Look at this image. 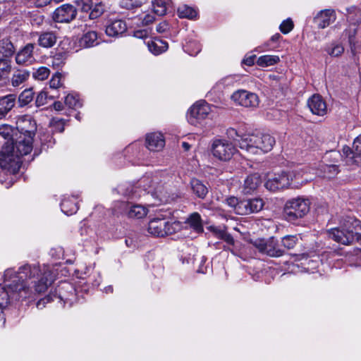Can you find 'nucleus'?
Listing matches in <instances>:
<instances>
[{
    "label": "nucleus",
    "mask_w": 361,
    "mask_h": 361,
    "mask_svg": "<svg viewBox=\"0 0 361 361\" xmlns=\"http://www.w3.org/2000/svg\"><path fill=\"white\" fill-rule=\"evenodd\" d=\"M201 44L195 39L190 40L183 45V50L190 56H196L201 51Z\"/></svg>",
    "instance_id": "47"
},
{
    "label": "nucleus",
    "mask_w": 361,
    "mask_h": 361,
    "mask_svg": "<svg viewBox=\"0 0 361 361\" xmlns=\"http://www.w3.org/2000/svg\"><path fill=\"white\" fill-rule=\"evenodd\" d=\"M236 149L231 142L225 138H215L211 143V152L216 159L226 161L235 153Z\"/></svg>",
    "instance_id": "11"
},
{
    "label": "nucleus",
    "mask_w": 361,
    "mask_h": 361,
    "mask_svg": "<svg viewBox=\"0 0 361 361\" xmlns=\"http://www.w3.org/2000/svg\"><path fill=\"white\" fill-rule=\"evenodd\" d=\"M237 81L236 75H227L218 80L207 93V97L216 101L223 96L224 91L226 87L233 86Z\"/></svg>",
    "instance_id": "15"
},
{
    "label": "nucleus",
    "mask_w": 361,
    "mask_h": 361,
    "mask_svg": "<svg viewBox=\"0 0 361 361\" xmlns=\"http://www.w3.org/2000/svg\"><path fill=\"white\" fill-rule=\"evenodd\" d=\"M315 19L318 27L324 29L336 20V12L334 9L322 10L317 15Z\"/></svg>",
    "instance_id": "27"
},
{
    "label": "nucleus",
    "mask_w": 361,
    "mask_h": 361,
    "mask_svg": "<svg viewBox=\"0 0 361 361\" xmlns=\"http://www.w3.org/2000/svg\"><path fill=\"white\" fill-rule=\"evenodd\" d=\"M224 250L230 251L233 255L238 257L241 259L246 261L252 257L250 249L247 247L243 246L240 243L235 242L230 243L224 247Z\"/></svg>",
    "instance_id": "24"
},
{
    "label": "nucleus",
    "mask_w": 361,
    "mask_h": 361,
    "mask_svg": "<svg viewBox=\"0 0 361 361\" xmlns=\"http://www.w3.org/2000/svg\"><path fill=\"white\" fill-rule=\"evenodd\" d=\"M351 149L353 150L355 154H361V134L354 140Z\"/></svg>",
    "instance_id": "62"
},
{
    "label": "nucleus",
    "mask_w": 361,
    "mask_h": 361,
    "mask_svg": "<svg viewBox=\"0 0 361 361\" xmlns=\"http://www.w3.org/2000/svg\"><path fill=\"white\" fill-rule=\"evenodd\" d=\"M16 102V95L14 94L0 97V109L7 115L14 107Z\"/></svg>",
    "instance_id": "38"
},
{
    "label": "nucleus",
    "mask_w": 361,
    "mask_h": 361,
    "mask_svg": "<svg viewBox=\"0 0 361 361\" xmlns=\"http://www.w3.org/2000/svg\"><path fill=\"white\" fill-rule=\"evenodd\" d=\"M127 30L126 22L122 20H114L106 26V34L112 37L121 36Z\"/></svg>",
    "instance_id": "25"
},
{
    "label": "nucleus",
    "mask_w": 361,
    "mask_h": 361,
    "mask_svg": "<svg viewBox=\"0 0 361 361\" xmlns=\"http://www.w3.org/2000/svg\"><path fill=\"white\" fill-rule=\"evenodd\" d=\"M297 235H286L281 239L282 245L287 249H293L297 244Z\"/></svg>",
    "instance_id": "52"
},
{
    "label": "nucleus",
    "mask_w": 361,
    "mask_h": 361,
    "mask_svg": "<svg viewBox=\"0 0 361 361\" xmlns=\"http://www.w3.org/2000/svg\"><path fill=\"white\" fill-rule=\"evenodd\" d=\"M319 166L320 168L316 169L314 173L318 176L329 179L334 178L338 173V168L336 164H322ZM307 170L309 171V173H310V169H304L305 172H306L305 175L307 176V177H310L307 175ZM312 170L314 171V169Z\"/></svg>",
    "instance_id": "26"
},
{
    "label": "nucleus",
    "mask_w": 361,
    "mask_h": 361,
    "mask_svg": "<svg viewBox=\"0 0 361 361\" xmlns=\"http://www.w3.org/2000/svg\"><path fill=\"white\" fill-rule=\"evenodd\" d=\"M28 4H33L36 7H43L52 1L55 3H59L62 1L63 0H25Z\"/></svg>",
    "instance_id": "59"
},
{
    "label": "nucleus",
    "mask_w": 361,
    "mask_h": 361,
    "mask_svg": "<svg viewBox=\"0 0 361 361\" xmlns=\"http://www.w3.org/2000/svg\"><path fill=\"white\" fill-rule=\"evenodd\" d=\"M61 74L56 73L51 77L49 81V87L51 89H58L62 85L61 83Z\"/></svg>",
    "instance_id": "57"
},
{
    "label": "nucleus",
    "mask_w": 361,
    "mask_h": 361,
    "mask_svg": "<svg viewBox=\"0 0 361 361\" xmlns=\"http://www.w3.org/2000/svg\"><path fill=\"white\" fill-rule=\"evenodd\" d=\"M197 11L186 5L180 6L178 8V15L181 18L193 19L197 16Z\"/></svg>",
    "instance_id": "48"
},
{
    "label": "nucleus",
    "mask_w": 361,
    "mask_h": 361,
    "mask_svg": "<svg viewBox=\"0 0 361 361\" xmlns=\"http://www.w3.org/2000/svg\"><path fill=\"white\" fill-rule=\"evenodd\" d=\"M307 105L311 112L317 116H324L327 112L325 101L319 94L312 95L307 101Z\"/></svg>",
    "instance_id": "21"
},
{
    "label": "nucleus",
    "mask_w": 361,
    "mask_h": 361,
    "mask_svg": "<svg viewBox=\"0 0 361 361\" xmlns=\"http://www.w3.org/2000/svg\"><path fill=\"white\" fill-rule=\"evenodd\" d=\"M50 126L54 132L61 133L64 130V121L60 118H52Z\"/></svg>",
    "instance_id": "56"
},
{
    "label": "nucleus",
    "mask_w": 361,
    "mask_h": 361,
    "mask_svg": "<svg viewBox=\"0 0 361 361\" xmlns=\"http://www.w3.org/2000/svg\"><path fill=\"white\" fill-rule=\"evenodd\" d=\"M226 204L231 208V210L233 211L235 214H238V207L241 203V200H239L235 197H230L226 199Z\"/></svg>",
    "instance_id": "53"
},
{
    "label": "nucleus",
    "mask_w": 361,
    "mask_h": 361,
    "mask_svg": "<svg viewBox=\"0 0 361 361\" xmlns=\"http://www.w3.org/2000/svg\"><path fill=\"white\" fill-rule=\"evenodd\" d=\"M75 4L82 12H89L90 18L95 19L104 11V6L102 3L96 4L93 7L92 0H75Z\"/></svg>",
    "instance_id": "18"
},
{
    "label": "nucleus",
    "mask_w": 361,
    "mask_h": 361,
    "mask_svg": "<svg viewBox=\"0 0 361 361\" xmlns=\"http://www.w3.org/2000/svg\"><path fill=\"white\" fill-rule=\"evenodd\" d=\"M280 61V58L276 55H263L257 59V66L266 68L277 64Z\"/></svg>",
    "instance_id": "41"
},
{
    "label": "nucleus",
    "mask_w": 361,
    "mask_h": 361,
    "mask_svg": "<svg viewBox=\"0 0 361 361\" xmlns=\"http://www.w3.org/2000/svg\"><path fill=\"white\" fill-rule=\"evenodd\" d=\"M30 71L26 69H16L10 78V83L13 87L23 85L30 78Z\"/></svg>",
    "instance_id": "30"
},
{
    "label": "nucleus",
    "mask_w": 361,
    "mask_h": 361,
    "mask_svg": "<svg viewBox=\"0 0 361 361\" xmlns=\"http://www.w3.org/2000/svg\"><path fill=\"white\" fill-rule=\"evenodd\" d=\"M212 112L211 106L204 101L195 103L188 110L187 119L190 125L197 126L207 119Z\"/></svg>",
    "instance_id": "12"
},
{
    "label": "nucleus",
    "mask_w": 361,
    "mask_h": 361,
    "mask_svg": "<svg viewBox=\"0 0 361 361\" xmlns=\"http://www.w3.org/2000/svg\"><path fill=\"white\" fill-rule=\"evenodd\" d=\"M344 47L343 44L338 41H333L329 44H326L324 47V51L331 57H339L344 52Z\"/></svg>",
    "instance_id": "36"
},
{
    "label": "nucleus",
    "mask_w": 361,
    "mask_h": 361,
    "mask_svg": "<svg viewBox=\"0 0 361 361\" xmlns=\"http://www.w3.org/2000/svg\"><path fill=\"white\" fill-rule=\"evenodd\" d=\"M262 178L259 173H252L247 176L244 180L243 192L252 194L262 184Z\"/></svg>",
    "instance_id": "28"
},
{
    "label": "nucleus",
    "mask_w": 361,
    "mask_h": 361,
    "mask_svg": "<svg viewBox=\"0 0 361 361\" xmlns=\"http://www.w3.org/2000/svg\"><path fill=\"white\" fill-rule=\"evenodd\" d=\"M146 144L149 151L159 152L164 148L165 140L161 133H153L147 135Z\"/></svg>",
    "instance_id": "22"
},
{
    "label": "nucleus",
    "mask_w": 361,
    "mask_h": 361,
    "mask_svg": "<svg viewBox=\"0 0 361 361\" xmlns=\"http://www.w3.org/2000/svg\"><path fill=\"white\" fill-rule=\"evenodd\" d=\"M310 202L308 199L296 197L288 201L284 207L283 215L289 222H294L304 217L310 211Z\"/></svg>",
    "instance_id": "9"
},
{
    "label": "nucleus",
    "mask_w": 361,
    "mask_h": 361,
    "mask_svg": "<svg viewBox=\"0 0 361 361\" xmlns=\"http://www.w3.org/2000/svg\"><path fill=\"white\" fill-rule=\"evenodd\" d=\"M147 0H121L120 6L126 9L130 10L140 6Z\"/></svg>",
    "instance_id": "49"
},
{
    "label": "nucleus",
    "mask_w": 361,
    "mask_h": 361,
    "mask_svg": "<svg viewBox=\"0 0 361 361\" xmlns=\"http://www.w3.org/2000/svg\"><path fill=\"white\" fill-rule=\"evenodd\" d=\"M208 228L216 238L224 240L228 245L233 243V238L226 232L225 227L210 226Z\"/></svg>",
    "instance_id": "40"
},
{
    "label": "nucleus",
    "mask_w": 361,
    "mask_h": 361,
    "mask_svg": "<svg viewBox=\"0 0 361 361\" xmlns=\"http://www.w3.org/2000/svg\"><path fill=\"white\" fill-rule=\"evenodd\" d=\"M144 147L138 142L129 145L125 149L126 155L130 159L131 157L137 158L138 160L144 159Z\"/></svg>",
    "instance_id": "33"
},
{
    "label": "nucleus",
    "mask_w": 361,
    "mask_h": 361,
    "mask_svg": "<svg viewBox=\"0 0 361 361\" xmlns=\"http://www.w3.org/2000/svg\"><path fill=\"white\" fill-rule=\"evenodd\" d=\"M8 156L3 159L1 168L5 169L13 173L18 171L21 166L20 157L28 154L33 148V137L30 135L23 136L19 135L8 137Z\"/></svg>",
    "instance_id": "2"
},
{
    "label": "nucleus",
    "mask_w": 361,
    "mask_h": 361,
    "mask_svg": "<svg viewBox=\"0 0 361 361\" xmlns=\"http://www.w3.org/2000/svg\"><path fill=\"white\" fill-rule=\"evenodd\" d=\"M57 37L54 32H44L39 35L38 44L44 48H51L56 42Z\"/></svg>",
    "instance_id": "35"
},
{
    "label": "nucleus",
    "mask_w": 361,
    "mask_h": 361,
    "mask_svg": "<svg viewBox=\"0 0 361 361\" xmlns=\"http://www.w3.org/2000/svg\"><path fill=\"white\" fill-rule=\"evenodd\" d=\"M329 238L343 245H349L361 240V221L354 216H345L340 221V226L328 231Z\"/></svg>",
    "instance_id": "3"
},
{
    "label": "nucleus",
    "mask_w": 361,
    "mask_h": 361,
    "mask_svg": "<svg viewBox=\"0 0 361 361\" xmlns=\"http://www.w3.org/2000/svg\"><path fill=\"white\" fill-rule=\"evenodd\" d=\"M252 244L261 253L269 257H278L283 255V250L279 247L278 241L274 237L257 239Z\"/></svg>",
    "instance_id": "14"
},
{
    "label": "nucleus",
    "mask_w": 361,
    "mask_h": 361,
    "mask_svg": "<svg viewBox=\"0 0 361 361\" xmlns=\"http://www.w3.org/2000/svg\"><path fill=\"white\" fill-rule=\"evenodd\" d=\"M121 213L126 214L129 218L142 219L147 214V209L141 204H133L129 202L119 203Z\"/></svg>",
    "instance_id": "19"
},
{
    "label": "nucleus",
    "mask_w": 361,
    "mask_h": 361,
    "mask_svg": "<svg viewBox=\"0 0 361 361\" xmlns=\"http://www.w3.org/2000/svg\"><path fill=\"white\" fill-rule=\"evenodd\" d=\"M34 98V92L32 88L24 90L18 96V103L20 107H23L29 104Z\"/></svg>",
    "instance_id": "44"
},
{
    "label": "nucleus",
    "mask_w": 361,
    "mask_h": 361,
    "mask_svg": "<svg viewBox=\"0 0 361 361\" xmlns=\"http://www.w3.org/2000/svg\"><path fill=\"white\" fill-rule=\"evenodd\" d=\"M35 45L33 44H27L22 49H20L16 56V61L19 65H28L35 61L33 56V50Z\"/></svg>",
    "instance_id": "23"
},
{
    "label": "nucleus",
    "mask_w": 361,
    "mask_h": 361,
    "mask_svg": "<svg viewBox=\"0 0 361 361\" xmlns=\"http://www.w3.org/2000/svg\"><path fill=\"white\" fill-rule=\"evenodd\" d=\"M151 35V30L148 28L138 29L133 32V37L137 39H145Z\"/></svg>",
    "instance_id": "58"
},
{
    "label": "nucleus",
    "mask_w": 361,
    "mask_h": 361,
    "mask_svg": "<svg viewBox=\"0 0 361 361\" xmlns=\"http://www.w3.org/2000/svg\"><path fill=\"white\" fill-rule=\"evenodd\" d=\"M190 188L196 196L201 199H204L208 192L207 187L197 178L191 180Z\"/></svg>",
    "instance_id": "39"
},
{
    "label": "nucleus",
    "mask_w": 361,
    "mask_h": 361,
    "mask_svg": "<svg viewBox=\"0 0 361 361\" xmlns=\"http://www.w3.org/2000/svg\"><path fill=\"white\" fill-rule=\"evenodd\" d=\"M184 223L176 220L169 221L167 213L159 212L152 219L149 224L147 231L152 235L164 237L172 235L180 231L183 228Z\"/></svg>",
    "instance_id": "7"
},
{
    "label": "nucleus",
    "mask_w": 361,
    "mask_h": 361,
    "mask_svg": "<svg viewBox=\"0 0 361 361\" xmlns=\"http://www.w3.org/2000/svg\"><path fill=\"white\" fill-rule=\"evenodd\" d=\"M68 271L61 265L25 264L18 271L9 268L4 274V282L0 286V326L6 322L4 311L12 300H23L32 297L35 293L44 292L61 274Z\"/></svg>",
    "instance_id": "1"
},
{
    "label": "nucleus",
    "mask_w": 361,
    "mask_h": 361,
    "mask_svg": "<svg viewBox=\"0 0 361 361\" xmlns=\"http://www.w3.org/2000/svg\"><path fill=\"white\" fill-rule=\"evenodd\" d=\"M98 35L95 31L85 32L79 39V45L82 48H89L99 44Z\"/></svg>",
    "instance_id": "34"
},
{
    "label": "nucleus",
    "mask_w": 361,
    "mask_h": 361,
    "mask_svg": "<svg viewBox=\"0 0 361 361\" xmlns=\"http://www.w3.org/2000/svg\"><path fill=\"white\" fill-rule=\"evenodd\" d=\"M293 22L290 18L284 20L279 26V30L283 34H288L293 29Z\"/></svg>",
    "instance_id": "55"
},
{
    "label": "nucleus",
    "mask_w": 361,
    "mask_h": 361,
    "mask_svg": "<svg viewBox=\"0 0 361 361\" xmlns=\"http://www.w3.org/2000/svg\"><path fill=\"white\" fill-rule=\"evenodd\" d=\"M11 61L7 59H0V80L8 79L11 72Z\"/></svg>",
    "instance_id": "45"
},
{
    "label": "nucleus",
    "mask_w": 361,
    "mask_h": 361,
    "mask_svg": "<svg viewBox=\"0 0 361 361\" xmlns=\"http://www.w3.org/2000/svg\"><path fill=\"white\" fill-rule=\"evenodd\" d=\"M66 59V54L57 53L52 57V59H51L52 66L55 68H59L64 64Z\"/></svg>",
    "instance_id": "54"
},
{
    "label": "nucleus",
    "mask_w": 361,
    "mask_h": 361,
    "mask_svg": "<svg viewBox=\"0 0 361 361\" xmlns=\"http://www.w3.org/2000/svg\"><path fill=\"white\" fill-rule=\"evenodd\" d=\"M0 142L2 143V149L1 151H0V166H1V162L3 161V159H7L6 157L8 156V141L1 139Z\"/></svg>",
    "instance_id": "60"
},
{
    "label": "nucleus",
    "mask_w": 361,
    "mask_h": 361,
    "mask_svg": "<svg viewBox=\"0 0 361 361\" xmlns=\"http://www.w3.org/2000/svg\"><path fill=\"white\" fill-rule=\"evenodd\" d=\"M155 20L154 16L152 13H148L145 15V16L142 18V24L144 25H149L152 23H153Z\"/></svg>",
    "instance_id": "64"
},
{
    "label": "nucleus",
    "mask_w": 361,
    "mask_h": 361,
    "mask_svg": "<svg viewBox=\"0 0 361 361\" xmlns=\"http://www.w3.org/2000/svg\"><path fill=\"white\" fill-rule=\"evenodd\" d=\"M16 128L9 125H3L0 126V140H7L10 137L30 135L34 137L37 130L35 121L29 115L20 116L16 121Z\"/></svg>",
    "instance_id": "8"
},
{
    "label": "nucleus",
    "mask_w": 361,
    "mask_h": 361,
    "mask_svg": "<svg viewBox=\"0 0 361 361\" xmlns=\"http://www.w3.org/2000/svg\"><path fill=\"white\" fill-rule=\"evenodd\" d=\"M264 202L261 198H253L241 200L238 207L239 215H246L250 213L258 212L262 209Z\"/></svg>",
    "instance_id": "20"
},
{
    "label": "nucleus",
    "mask_w": 361,
    "mask_h": 361,
    "mask_svg": "<svg viewBox=\"0 0 361 361\" xmlns=\"http://www.w3.org/2000/svg\"><path fill=\"white\" fill-rule=\"evenodd\" d=\"M49 69L47 67L42 66L33 72L32 76L36 80H44L49 77Z\"/></svg>",
    "instance_id": "51"
},
{
    "label": "nucleus",
    "mask_w": 361,
    "mask_h": 361,
    "mask_svg": "<svg viewBox=\"0 0 361 361\" xmlns=\"http://www.w3.org/2000/svg\"><path fill=\"white\" fill-rule=\"evenodd\" d=\"M304 168H297L291 171H282L280 173H274L268 178L265 182V188L272 192H275L291 185L295 182V186L306 183L312 180V177H307L305 175Z\"/></svg>",
    "instance_id": "4"
},
{
    "label": "nucleus",
    "mask_w": 361,
    "mask_h": 361,
    "mask_svg": "<svg viewBox=\"0 0 361 361\" xmlns=\"http://www.w3.org/2000/svg\"><path fill=\"white\" fill-rule=\"evenodd\" d=\"M148 50L154 55H159L169 48L168 43L159 38L154 37L147 42Z\"/></svg>",
    "instance_id": "29"
},
{
    "label": "nucleus",
    "mask_w": 361,
    "mask_h": 361,
    "mask_svg": "<svg viewBox=\"0 0 361 361\" xmlns=\"http://www.w3.org/2000/svg\"><path fill=\"white\" fill-rule=\"evenodd\" d=\"M231 99L235 105L245 108L255 109L259 104L258 95L245 90L235 91L231 94Z\"/></svg>",
    "instance_id": "13"
},
{
    "label": "nucleus",
    "mask_w": 361,
    "mask_h": 361,
    "mask_svg": "<svg viewBox=\"0 0 361 361\" xmlns=\"http://www.w3.org/2000/svg\"><path fill=\"white\" fill-rule=\"evenodd\" d=\"M239 147L252 154L271 151L276 142L275 138L268 133L246 135L238 140Z\"/></svg>",
    "instance_id": "5"
},
{
    "label": "nucleus",
    "mask_w": 361,
    "mask_h": 361,
    "mask_svg": "<svg viewBox=\"0 0 361 361\" xmlns=\"http://www.w3.org/2000/svg\"><path fill=\"white\" fill-rule=\"evenodd\" d=\"M169 25L166 21H163L157 25L156 30L158 33L164 34L169 30Z\"/></svg>",
    "instance_id": "63"
},
{
    "label": "nucleus",
    "mask_w": 361,
    "mask_h": 361,
    "mask_svg": "<svg viewBox=\"0 0 361 361\" xmlns=\"http://www.w3.org/2000/svg\"><path fill=\"white\" fill-rule=\"evenodd\" d=\"M74 275L76 279H79L77 282L81 293H87L90 290V286H98L102 281L100 274L90 267H85L84 270L75 269Z\"/></svg>",
    "instance_id": "10"
},
{
    "label": "nucleus",
    "mask_w": 361,
    "mask_h": 361,
    "mask_svg": "<svg viewBox=\"0 0 361 361\" xmlns=\"http://www.w3.org/2000/svg\"><path fill=\"white\" fill-rule=\"evenodd\" d=\"M77 15V10L73 5L63 4L58 7L52 14L54 21L60 23H70L74 20Z\"/></svg>",
    "instance_id": "16"
},
{
    "label": "nucleus",
    "mask_w": 361,
    "mask_h": 361,
    "mask_svg": "<svg viewBox=\"0 0 361 361\" xmlns=\"http://www.w3.org/2000/svg\"><path fill=\"white\" fill-rule=\"evenodd\" d=\"M48 97L47 92L45 91L40 92L36 97V105L37 106H43L46 104L47 99Z\"/></svg>",
    "instance_id": "61"
},
{
    "label": "nucleus",
    "mask_w": 361,
    "mask_h": 361,
    "mask_svg": "<svg viewBox=\"0 0 361 361\" xmlns=\"http://www.w3.org/2000/svg\"><path fill=\"white\" fill-rule=\"evenodd\" d=\"M185 223H188L195 231L198 233L203 231L201 216L197 212L190 214Z\"/></svg>",
    "instance_id": "46"
},
{
    "label": "nucleus",
    "mask_w": 361,
    "mask_h": 361,
    "mask_svg": "<svg viewBox=\"0 0 361 361\" xmlns=\"http://www.w3.org/2000/svg\"><path fill=\"white\" fill-rule=\"evenodd\" d=\"M170 5V0H154L152 2L153 11L158 16H164Z\"/></svg>",
    "instance_id": "43"
},
{
    "label": "nucleus",
    "mask_w": 361,
    "mask_h": 361,
    "mask_svg": "<svg viewBox=\"0 0 361 361\" xmlns=\"http://www.w3.org/2000/svg\"><path fill=\"white\" fill-rule=\"evenodd\" d=\"M75 284L68 281H61L56 290V294L54 295H48L44 298L39 300L37 303L38 309H42L45 307V304L50 301L57 300L59 302L71 306L74 302H76L80 298L81 293L80 288L78 286V282Z\"/></svg>",
    "instance_id": "6"
},
{
    "label": "nucleus",
    "mask_w": 361,
    "mask_h": 361,
    "mask_svg": "<svg viewBox=\"0 0 361 361\" xmlns=\"http://www.w3.org/2000/svg\"><path fill=\"white\" fill-rule=\"evenodd\" d=\"M65 104L71 109H78L82 106V104L78 97L71 94L65 97Z\"/></svg>",
    "instance_id": "50"
},
{
    "label": "nucleus",
    "mask_w": 361,
    "mask_h": 361,
    "mask_svg": "<svg viewBox=\"0 0 361 361\" xmlns=\"http://www.w3.org/2000/svg\"><path fill=\"white\" fill-rule=\"evenodd\" d=\"M77 199L76 196L65 197L61 203V211L68 216L75 214L78 209Z\"/></svg>",
    "instance_id": "31"
},
{
    "label": "nucleus",
    "mask_w": 361,
    "mask_h": 361,
    "mask_svg": "<svg viewBox=\"0 0 361 361\" xmlns=\"http://www.w3.org/2000/svg\"><path fill=\"white\" fill-rule=\"evenodd\" d=\"M14 53V47L11 42L7 38L0 39V56L8 58Z\"/></svg>",
    "instance_id": "42"
},
{
    "label": "nucleus",
    "mask_w": 361,
    "mask_h": 361,
    "mask_svg": "<svg viewBox=\"0 0 361 361\" xmlns=\"http://www.w3.org/2000/svg\"><path fill=\"white\" fill-rule=\"evenodd\" d=\"M281 38V35L279 33H276L271 37L268 42L257 47L256 50L259 52L275 51L279 48V41Z\"/></svg>",
    "instance_id": "37"
},
{
    "label": "nucleus",
    "mask_w": 361,
    "mask_h": 361,
    "mask_svg": "<svg viewBox=\"0 0 361 361\" xmlns=\"http://www.w3.org/2000/svg\"><path fill=\"white\" fill-rule=\"evenodd\" d=\"M341 156L345 164L357 167L361 166V154H355L353 149L348 146H344L342 149V154L340 155L337 152H331L329 157L337 159Z\"/></svg>",
    "instance_id": "17"
},
{
    "label": "nucleus",
    "mask_w": 361,
    "mask_h": 361,
    "mask_svg": "<svg viewBox=\"0 0 361 361\" xmlns=\"http://www.w3.org/2000/svg\"><path fill=\"white\" fill-rule=\"evenodd\" d=\"M149 188V192H151L153 197L159 199L162 202L167 201L166 192L164 190V185H161L158 182L157 177H154L152 179Z\"/></svg>",
    "instance_id": "32"
}]
</instances>
